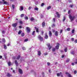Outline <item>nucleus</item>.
Here are the masks:
<instances>
[{"label": "nucleus", "mask_w": 77, "mask_h": 77, "mask_svg": "<svg viewBox=\"0 0 77 77\" xmlns=\"http://www.w3.org/2000/svg\"><path fill=\"white\" fill-rule=\"evenodd\" d=\"M20 54H17V57L16 58V57H13V59H17V60H18V59H20Z\"/></svg>", "instance_id": "f257e3e1"}, {"label": "nucleus", "mask_w": 77, "mask_h": 77, "mask_svg": "<svg viewBox=\"0 0 77 77\" xmlns=\"http://www.w3.org/2000/svg\"><path fill=\"white\" fill-rule=\"evenodd\" d=\"M69 18L71 20V21H73L74 20V18H75V16H72L71 15H69Z\"/></svg>", "instance_id": "f03ea898"}, {"label": "nucleus", "mask_w": 77, "mask_h": 77, "mask_svg": "<svg viewBox=\"0 0 77 77\" xmlns=\"http://www.w3.org/2000/svg\"><path fill=\"white\" fill-rule=\"evenodd\" d=\"M2 1H3V2H2V3L3 5H9V2H5V0H2Z\"/></svg>", "instance_id": "7ed1b4c3"}, {"label": "nucleus", "mask_w": 77, "mask_h": 77, "mask_svg": "<svg viewBox=\"0 0 77 77\" xmlns=\"http://www.w3.org/2000/svg\"><path fill=\"white\" fill-rule=\"evenodd\" d=\"M38 39H39L40 41H42L43 40V38H42V37L41 36V35H38Z\"/></svg>", "instance_id": "20e7f679"}, {"label": "nucleus", "mask_w": 77, "mask_h": 77, "mask_svg": "<svg viewBox=\"0 0 77 77\" xmlns=\"http://www.w3.org/2000/svg\"><path fill=\"white\" fill-rule=\"evenodd\" d=\"M59 45L60 44L59 43H57V45L55 46V49L56 50H59Z\"/></svg>", "instance_id": "39448f33"}, {"label": "nucleus", "mask_w": 77, "mask_h": 77, "mask_svg": "<svg viewBox=\"0 0 77 77\" xmlns=\"http://www.w3.org/2000/svg\"><path fill=\"white\" fill-rule=\"evenodd\" d=\"M17 24H18V23H15L13 24H12V26H13V27H17Z\"/></svg>", "instance_id": "423d86ee"}, {"label": "nucleus", "mask_w": 77, "mask_h": 77, "mask_svg": "<svg viewBox=\"0 0 77 77\" xmlns=\"http://www.w3.org/2000/svg\"><path fill=\"white\" fill-rule=\"evenodd\" d=\"M37 54L39 56H41V51H37Z\"/></svg>", "instance_id": "0eeeda50"}, {"label": "nucleus", "mask_w": 77, "mask_h": 77, "mask_svg": "<svg viewBox=\"0 0 77 77\" xmlns=\"http://www.w3.org/2000/svg\"><path fill=\"white\" fill-rule=\"evenodd\" d=\"M23 9H24V7L23 6H21L20 7L19 10L20 11H23Z\"/></svg>", "instance_id": "6e6552de"}, {"label": "nucleus", "mask_w": 77, "mask_h": 77, "mask_svg": "<svg viewBox=\"0 0 77 77\" xmlns=\"http://www.w3.org/2000/svg\"><path fill=\"white\" fill-rule=\"evenodd\" d=\"M19 72L20 74H23V71L21 69H19Z\"/></svg>", "instance_id": "1a4fd4ad"}, {"label": "nucleus", "mask_w": 77, "mask_h": 77, "mask_svg": "<svg viewBox=\"0 0 77 77\" xmlns=\"http://www.w3.org/2000/svg\"><path fill=\"white\" fill-rule=\"evenodd\" d=\"M56 14L57 15L58 18H60V16L59 14V12H56Z\"/></svg>", "instance_id": "9d476101"}, {"label": "nucleus", "mask_w": 77, "mask_h": 77, "mask_svg": "<svg viewBox=\"0 0 77 77\" xmlns=\"http://www.w3.org/2000/svg\"><path fill=\"white\" fill-rule=\"evenodd\" d=\"M26 29L28 33H29V32H30V29L29 28V27H27L26 28Z\"/></svg>", "instance_id": "9b49d317"}, {"label": "nucleus", "mask_w": 77, "mask_h": 77, "mask_svg": "<svg viewBox=\"0 0 77 77\" xmlns=\"http://www.w3.org/2000/svg\"><path fill=\"white\" fill-rule=\"evenodd\" d=\"M66 74L67 75H68L69 77H71V75L69 73H68V72H66Z\"/></svg>", "instance_id": "f8f14e48"}, {"label": "nucleus", "mask_w": 77, "mask_h": 77, "mask_svg": "<svg viewBox=\"0 0 77 77\" xmlns=\"http://www.w3.org/2000/svg\"><path fill=\"white\" fill-rule=\"evenodd\" d=\"M48 47L49 48V50H50L51 47H52L51 46H50V44H48Z\"/></svg>", "instance_id": "ddd939ff"}, {"label": "nucleus", "mask_w": 77, "mask_h": 77, "mask_svg": "<svg viewBox=\"0 0 77 77\" xmlns=\"http://www.w3.org/2000/svg\"><path fill=\"white\" fill-rule=\"evenodd\" d=\"M62 74V72H60V73H57V75L58 76V77H59V76H60V74Z\"/></svg>", "instance_id": "4468645a"}, {"label": "nucleus", "mask_w": 77, "mask_h": 77, "mask_svg": "<svg viewBox=\"0 0 77 77\" xmlns=\"http://www.w3.org/2000/svg\"><path fill=\"white\" fill-rule=\"evenodd\" d=\"M35 29H36V32H39V29L38 28H37L36 27H35Z\"/></svg>", "instance_id": "2eb2a0df"}, {"label": "nucleus", "mask_w": 77, "mask_h": 77, "mask_svg": "<svg viewBox=\"0 0 77 77\" xmlns=\"http://www.w3.org/2000/svg\"><path fill=\"white\" fill-rule=\"evenodd\" d=\"M49 35L50 37H51V35H52V33H51V31H49Z\"/></svg>", "instance_id": "dca6fc26"}, {"label": "nucleus", "mask_w": 77, "mask_h": 77, "mask_svg": "<svg viewBox=\"0 0 77 77\" xmlns=\"http://www.w3.org/2000/svg\"><path fill=\"white\" fill-rule=\"evenodd\" d=\"M15 64H16V65L17 66L18 65V62H17V60H15Z\"/></svg>", "instance_id": "f3484780"}, {"label": "nucleus", "mask_w": 77, "mask_h": 77, "mask_svg": "<svg viewBox=\"0 0 77 77\" xmlns=\"http://www.w3.org/2000/svg\"><path fill=\"white\" fill-rule=\"evenodd\" d=\"M24 19H26V20H28V19H29V18H28V17L26 16H25V17H24Z\"/></svg>", "instance_id": "a211bd4d"}, {"label": "nucleus", "mask_w": 77, "mask_h": 77, "mask_svg": "<svg viewBox=\"0 0 77 77\" xmlns=\"http://www.w3.org/2000/svg\"><path fill=\"white\" fill-rule=\"evenodd\" d=\"M3 46L4 49H7V46H6V45L4 44Z\"/></svg>", "instance_id": "6ab92c4d"}, {"label": "nucleus", "mask_w": 77, "mask_h": 77, "mask_svg": "<svg viewBox=\"0 0 77 77\" xmlns=\"http://www.w3.org/2000/svg\"><path fill=\"white\" fill-rule=\"evenodd\" d=\"M7 76L8 77H10L11 76V74H9V73H7Z\"/></svg>", "instance_id": "aec40b11"}, {"label": "nucleus", "mask_w": 77, "mask_h": 77, "mask_svg": "<svg viewBox=\"0 0 77 77\" xmlns=\"http://www.w3.org/2000/svg\"><path fill=\"white\" fill-rule=\"evenodd\" d=\"M55 36H58V32L57 31L55 32Z\"/></svg>", "instance_id": "412c9836"}, {"label": "nucleus", "mask_w": 77, "mask_h": 77, "mask_svg": "<svg viewBox=\"0 0 77 77\" xmlns=\"http://www.w3.org/2000/svg\"><path fill=\"white\" fill-rule=\"evenodd\" d=\"M68 51V48H66L65 49H64V51L65 52H67V51Z\"/></svg>", "instance_id": "4be33fe9"}, {"label": "nucleus", "mask_w": 77, "mask_h": 77, "mask_svg": "<svg viewBox=\"0 0 77 77\" xmlns=\"http://www.w3.org/2000/svg\"><path fill=\"white\" fill-rule=\"evenodd\" d=\"M2 42H6V40H5V38H2Z\"/></svg>", "instance_id": "5701e85b"}, {"label": "nucleus", "mask_w": 77, "mask_h": 77, "mask_svg": "<svg viewBox=\"0 0 77 77\" xmlns=\"http://www.w3.org/2000/svg\"><path fill=\"white\" fill-rule=\"evenodd\" d=\"M48 36L47 35V34H45V39H48Z\"/></svg>", "instance_id": "b1692460"}, {"label": "nucleus", "mask_w": 77, "mask_h": 77, "mask_svg": "<svg viewBox=\"0 0 77 77\" xmlns=\"http://www.w3.org/2000/svg\"><path fill=\"white\" fill-rule=\"evenodd\" d=\"M22 31L21 30H20L19 32H18V34L20 35Z\"/></svg>", "instance_id": "393cba45"}, {"label": "nucleus", "mask_w": 77, "mask_h": 77, "mask_svg": "<svg viewBox=\"0 0 77 77\" xmlns=\"http://www.w3.org/2000/svg\"><path fill=\"white\" fill-rule=\"evenodd\" d=\"M28 41H29V39H25L24 42H27Z\"/></svg>", "instance_id": "a878e982"}, {"label": "nucleus", "mask_w": 77, "mask_h": 77, "mask_svg": "<svg viewBox=\"0 0 77 77\" xmlns=\"http://www.w3.org/2000/svg\"><path fill=\"white\" fill-rule=\"evenodd\" d=\"M24 16V14H22L20 15L21 18H23Z\"/></svg>", "instance_id": "bb28decb"}, {"label": "nucleus", "mask_w": 77, "mask_h": 77, "mask_svg": "<svg viewBox=\"0 0 77 77\" xmlns=\"http://www.w3.org/2000/svg\"><path fill=\"white\" fill-rule=\"evenodd\" d=\"M22 49L23 50H26V48L25 47H22Z\"/></svg>", "instance_id": "cd10ccee"}, {"label": "nucleus", "mask_w": 77, "mask_h": 77, "mask_svg": "<svg viewBox=\"0 0 77 77\" xmlns=\"http://www.w3.org/2000/svg\"><path fill=\"white\" fill-rule=\"evenodd\" d=\"M42 26L43 27L45 26V23L44 22H43L42 23Z\"/></svg>", "instance_id": "c85d7f7f"}, {"label": "nucleus", "mask_w": 77, "mask_h": 77, "mask_svg": "<svg viewBox=\"0 0 77 77\" xmlns=\"http://www.w3.org/2000/svg\"><path fill=\"white\" fill-rule=\"evenodd\" d=\"M51 8V6H49L48 7V8H47V10H49V9H50Z\"/></svg>", "instance_id": "c756f323"}, {"label": "nucleus", "mask_w": 77, "mask_h": 77, "mask_svg": "<svg viewBox=\"0 0 77 77\" xmlns=\"http://www.w3.org/2000/svg\"><path fill=\"white\" fill-rule=\"evenodd\" d=\"M75 53V52L74 51H72L71 52V54H74Z\"/></svg>", "instance_id": "7c9ffc66"}, {"label": "nucleus", "mask_w": 77, "mask_h": 77, "mask_svg": "<svg viewBox=\"0 0 77 77\" xmlns=\"http://www.w3.org/2000/svg\"><path fill=\"white\" fill-rule=\"evenodd\" d=\"M21 36H24V33L23 32L21 34Z\"/></svg>", "instance_id": "2f4dec72"}, {"label": "nucleus", "mask_w": 77, "mask_h": 77, "mask_svg": "<svg viewBox=\"0 0 77 77\" xmlns=\"http://www.w3.org/2000/svg\"><path fill=\"white\" fill-rule=\"evenodd\" d=\"M30 20L32 21H33V20H34V18L32 17V18L30 19Z\"/></svg>", "instance_id": "473e14b6"}, {"label": "nucleus", "mask_w": 77, "mask_h": 77, "mask_svg": "<svg viewBox=\"0 0 77 77\" xmlns=\"http://www.w3.org/2000/svg\"><path fill=\"white\" fill-rule=\"evenodd\" d=\"M34 9L36 11H38V8L36 7V8H34Z\"/></svg>", "instance_id": "72a5a7b5"}, {"label": "nucleus", "mask_w": 77, "mask_h": 77, "mask_svg": "<svg viewBox=\"0 0 77 77\" xmlns=\"http://www.w3.org/2000/svg\"><path fill=\"white\" fill-rule=\"evenodd\" d=\"M56 50V48H52V51H54Z\"/></svg>", "instance_id": "f704fd0d"}, {"label": "nucleus", "mask_w": 77, "mask_h": 77, "mask_svg": "<svg viewBox=\"0 0 77 77\" xmlns=\"http://www.w3.org/2000/svg\"><path fill=\"white\" fill-rule=\"evenodd\" d=\"M12 7L13 8V9H14V8H15V5H12Z\"/></svg>", "instance_id": "c9c22d12"}, {"label": "nucleus", "mask_w": 77, "mask_h": 77, "mask_svg": "<svg viewBox=\"0 0 77 77\" xmlns=\"http://www.w3.org/2000/svg\"><path fill=\"white\" fill-rule=\"evenodd\" d=\"M35 31H33V32H32V35H35Z\"/></svg>", "instance_id": "e433bc0d"}, {"label": "nucleus", "mask_w": 77, "mask_h": 77, "mask_svg": "<svg viewBox=\"0 0 77 77\" xmlns=\"http://www.w3.org/2000/svg\"><path fill=\"white\" fill-rule=\"evenodd\" d=\"M8 66H11V62L9 61L8 63Z\"/></svg>", "instance_id": "4c0bfd02"}, {"label": "nucleus", "mask_w": 77, "mask_h": 77, "mask_svg": "<svg viewBox=\"0 0 77 77\" xmlns=\"http://www.w3.org/2000/svg\"><path fill=\"white\" fill-rule=\"evenodd\" d=\"M2 33L3 34H5V32L4 31V30H2Z\"/></svg>", "instance_id": "58836bf2"}, {"label": "nucleus", "mask_w": 77, "mask_h": 77, "mask_svg": "<svg viewBox=\"0 0 77 77\" xmlns=\"http://www.w3.org/2000/svg\"><path fill=\"white\" fill-rule=\"evenodd\" d=\"M75 31L74 29H73L72 31V33H74Z\"/></svg>", "instance_id": "ea45409f"}, {"label": "nucleus", "mask_w": 77, "mask_h": 77, "mask_svg": "<svg viewBox=\"0 0 77 77\" xmlns=\"http://www.w3.org/2000/svg\"><path fill=\"white\" fill-rule=\"evenodd\" d=\"M10 45H11V43H8L7 45V46H9Z\"/></svg>", "instance_id": "a19ab883"}, {"label": "nucleus", "mask_w": 77, "mask_h": 77, "mask_svg": "<svg viewBox=\"0 0 77 77\" xmlns=\"http://www.w3.org/2000/svg\"><path fill=\"white\" fill-rule=\"evenodd\" d=\"M47 64L48 66H50V63H47Z\"/></svg>", "instance_id": "79ce46f5"}, {"label": "nucleus", "mask_w": 77, "mask_h": 77, "mask_svg": "<svg viewBox=\"0 0 77 77\" xmlns=\"http://www.w3.org/2000/svg\"><path fill=\"white\" fill-rule=\"evenodd\" d=\"M44 3H43L41 4V6H44Z\"/></svg>", "instance_id": "37998d69"}, {"label": "nucleus", "mask_w": 77, "mask_h": 77, "mask_svg": "<svg viewBox=\"0 0 77 77\" xmlns=\"http://www.w3.org/2000/svg\"><path fill=\"white\" fill-rule=\"evenodd\" d=\"M23 57L21 58L20 59V62H21V61H22V60H23Z\"/></svg>", "instance_id": "c03bdc74"}, {"label": "nucleus", "mask_w": 77, "mask_h": 77, "mask_svg": "<svg viewBox=\"0 0 77 77\" xmlns=\"http://www.w3.org/2000/svg\"><path fill=\"white\" fill-rule=\"evenodd\" d=\"M67 31H70V29L69 28H68L67 29Z\"/></svg>", "instance_id": "a18cd8bd"}, {"label": "nucleus", "mask_w": 77, "mask_h": 77, "mask_svg": "<svg viewBox=\"0 0 77 77\" xmlns=\"http://www.w3.org/2000/svg\"><path fill=\"white\" fill-rule=\"evenodd\" d=\"M65 17H63V21H65Z\"/></svg>", "instance_id": "49530a36"}, {"label": "nucleus", "mask_w": 77, "mask_h": 77, "mask_svg": "<svg viewBox=\"0 0 77 77\" xmlns=\"http://www.w3.org/2000/svg\"><path fill=\"white\" fill-rule=\"evenodd\" d=\"M76 73H77V71L76 70H75L74 71V73L75 74H76Z\"/></svg>", "instance_id": "de8ad7c7"}, {"label": "nucleus", "mask_w": 77, "mask_h": 77, "mask_svg": "<svg viewBox=\"0 0 77 77\" xmlns=\"http://www.w3.org/2000/svg\"><path fill=\"white\" fill-rule=\"evenodd\" d=\"M69 59H68L67 60H66V62H69Z\"/></svg>", "instance_id": "09e8293b"}, {"label": "nucleus", "mask_w": 77, "mask_h": 77, "mask_svg": "<svg viewBox=\"0 0 77 77\" xmlns=\"http://www.w3.org/2000/svg\"><path fill=\"white\" fill-rule=\"evenodd\" d=\"M20 24H23V22L22 21H20Z\"/></svg>", "instance_id": "8fccbe9b"}, {"label": "nucleus", "mask_w": 77, "mask_h": 77, "mask_svg": "<svg viewBox=\"0 0 77 77\" xmlns=\"http://www.w3.org/2000/svg\"><path fill=\"white\" fill-rule=\"evenodd\" d=\"M71 40L72 41H74V39L73 38H71Z\"/></svg>", "instance_id": "3c124183"}, {"label": "nucleus", "mask_w": 77, "mask_h": 77, "mask_svg": "<svg viewBox=\"0 0 77 77\" xmlns=\"http://www.w3.org/2000/svg\"><path fill=\"white\" fill-rule=\"evenodd\" d=\"M69 7H70V8H72V5H70Z\"/></svg>", "instance_id": "603ef678"}, {"label": "nucleus", "mask_w": 77, "mask_h": 77, "mask_svg": "<svg viewBox=\"0 0 77 77\" xmlns=\"http://www.w3.org/2000/svg\"><path fill=\"white\" fill-rule=\"evenodd\" d=\"M75 63L77 64V60H76L75 62Z\"/></svg>", "instance_id": "864d4df0"}, {"label": "nucleus", "mask_w": 77, "mask_h": 77, "mask_svg": "<svg viewBox=\"0 0 77 77\" xmlns=\"http://www.w3.org/2000/svg\"><path fill=\"white\" fill-rule=\"evenodd\" d=\"M31 8H32V7H29L28 9L29 10H30Z\"/></svg>", "instance_id": "5fc2aeb1"}, {"label": "nucleus", "mask_w": 77, "mask_h": 77, "mask_svg": "<svg viewBox=\"0 0 77 77\" xmlns=\"http://www.w3.org/2000/svg\"><path fill=\"white\" fill-rule=\"evenodd\" d=\"M63 30H62V29H61L60 30V33H62V32H63Z\"/></svg>", "instance_id": "6e6d98bb"}, {"label": "nucleus", "mask_w": 77, "mask_h": 77, "mask_svg": "<svg viewBox=\"0 0 77 77\" xmlns=\"http://www.w3.org/2000/svg\"><path fill=\"white\" fill-rule=\"evenodd\" d=\"M38 3V2H35V4L36 5H37Z\"/></svg>", "instance_id": "4d7b16f0"}, {"label": "nucleus", "mask_w": 77, "mask_h": 77, "mask_svg": "<svg viewBox=\"0 0 77 77\" xmlns=\"http://www.w3.org/2000/svg\"><path fill=\"white\" fill-rule=\"evenodd\" d=\"M41 33L42 34V35H43V33H44V31H41Z\"/></svg>", "instance_id": "13d9d810"}, {"label": "nucleus", "mask_w": 77, "mask_h": 77, "mask_svg": "<svg viewBox=\"0 0 77 77\" xmlns=\"http://www.w3.org/2000/svg\"><path fill=\"white\" fill-rule=\"evenodd\" d=\"M75 43H77V39L75 40Z\"/></svg>", "instance_id": "bf43d9fd"}, {"label": "nucleus", "mask_w": 77, "mask_h": 77, "mask_svg": "<svg viewBox=\"0 0 77 77\" xmlns=\"http://www.w3.org/2000/svg\"><path fill=\"white\" fill-rule=\"evenodd\" d=\"M70 12H71V11L69 10L68 12V14H70Z\"/></svg>", "instance_id": "052dcab7"}, {"label": "nucleus", "mask_w": 77, "mask_h": 77, "mask_svg": "<svg viewBox=\"0 0 77 77\" xmlns=\"http://www.w3.org/2000/svg\"><path fill=\"white\" fill-rule=\"evenodd\" d=\"M49 73H51V70L50 69L49 70Z\"/></svg>", "instance_id": "680f3d73"}, {"label": "nucleus", "mask_w": 77, "mask_h": 77, "mask_svg": "<svg viewBox=\"0 0 77 77\" xmlns=\"http://www.w3.org/2000/svg\"><path fill=\"white\" fill-rule=\"evenodd\" d=\"M72 65L73 66H74V65L75 64L74 63H72Z\"/></svg>", "instance_id": "e2e57ef3"}, {"label": "nucleus", "mask_w": 77, "mask_h": 77, "mask_svg": "<svg viewBox=\"0 0 77 77\" xmlns=\"http://www.w3.org/2000/svg\"><path fill=\"white\" fill-rule=\"evenodd\" d=\"M52 26H53V27H54V26H55V24H53V25H52Z\"/></svg>", "instance_id": "0e129e2a"}, {"label": "nucleus", "mask_w": 77, "mask_h": 77, "mask_svg": "<svg viewBox=\"0 0 77 77\" xmlns=\"http://www.w3.org/2000/svg\"><path fill=\"white\" fill-rule=\"evenodd\" d=\"M19 27L20 29H21V28H22V27L21 26H19Z\"/></svg>", "instance_id": "69168bd1"}, {"label": "nucleus", "mask_w": 77, "mask_h": 77, "mask_svg": "<svg viewBox=\"0 0 77 77\" xmlns=\"http://www.w3.org/2000/svg\"><path fill=\"white\" fill-rule=\"evenodd\" d=\"M2 56H0V59H2Z\"/></svg>", "instance_id": "338daca9"}, {"label": "nucleus", "mask_w": 77, "mask_h": 77, "mask_svg": "<svg viewBox=\"0 0 77 77\" xmlns=\"http://www.w3.org/2000/svg\"><path fill=\"white\" fill-rule=\"evenodd\" d=\"M53 21H54V22L55 21V19H54V18L53 19Z\"/></svg>", "instance_id": "774afa93"}]
</instances>
